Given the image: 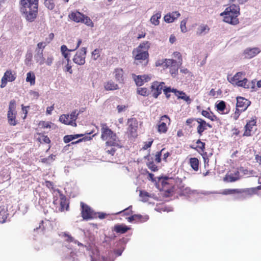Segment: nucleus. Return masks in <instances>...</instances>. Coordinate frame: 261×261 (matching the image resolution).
<instances>
[{"label": "nucleus", "instance_id": "nucleus-35", "mask_svg": "<svg viewBox=\"0 0 261 261\" xmlns=\"http://www.w3.org/2000/svg\"><path fill=\"white\" fill-rule=\"evenodd\" d=\"M63 236L65 238H66L65 241L68 243H74V244H77L78 246H82L83 244L80 243L77 240H74V239L70 234L66 232H64L63 234Z\"/></svg>", "mask_w": 261, "mask_h": 261}, {"label": "nucleus", "instance_id": "nucleus-14", "mask_svg": "<svg viewBox=\"0 0 261 261\" xmlns=\"http://www.w3.org/2000/svg\"><path fill=\"white\" fill-rule=\"evenodd\" d=\"M86 50V47H82L76 53L73 59V61L75 64L79 65H83L85 64Z\"/></svg>", "mask_w": 261, "mask_h": 261}, {"label": "nucleus", "instance_id": "nucleus-17", "mask_svg": "<svg viewBox=\"0 0 261 261\" xmlns=\"http://www.w3.org/2000/svg\"><path fill=\"white\" fill-rule=\"evenodd\" d=\"M256 124V118L255 117L252 118L251 120H248L244 127L245 131L243 136H250L251 135L253 127L255 126Z\"/></svg>", "mask_w": 261, "mask_h": 261}, {"label": "nucleus", "instance_id": "nucleus-46", "mask_svg": "<svg viewBox=\"0 0 261 261\" xmlns=\"http://www.w3.org/2000/svg\"><path fill=\"white\" fill-rule=\"evenodd\" d=\"M40 137L38 138V140L40 143H44L46 144H49L50 143V140L49 138L45 135H44L42 134H39Z\"/></svg>", "mask_w": 261, "mask_h": 261}, {"label": "nucleus", "instance_id": "nucleus-55", "mask_svg": "<svg viewBox=\"0 0 261 261\" xmlns=\"http://www.w3.org/2000/svg\"><path fill=\"white\" fill-rule=\"evenodd\" d=\"M243 111H241V109H239L238 108L236 107V111L234 112V113H233V114L232 115V118L234 120H237L238 119L241 113Z\"/></svg>", "mask_w": 261, "mask_h": 261}, {"label": "nucleus", "instance_id": "nucleus-29", "mask_svg": "<svg viewBox=\"0 0 261 261\" xmlns=\"http://www.w3.org/2000/svg\"><path fill=\"white\" fill-rule=\"evenodd\" d=\"M201 113L203 116L212 121H215L218 120L217 117L212 112H208L207 110H202Z\"/></svg>", "mask_w": 261, "mask_h": 261}, {"label": "nucleus", "instance_id": "nucleus-43", "mask_svg": "<svg viewBox=\"0 0 261 261\" xmlns=\"http://www.w3.org/2000/svg\"><path fill=\"white\" fill-rule=\"evenodd\" d=\"M44 4L45 6L50 10H53L55 7L54 0H44Z\"/></svg>", "mask_w": 261, "mask_h": 261}, {"label": "nucleus", "instance_id": "nucleus-31", "mask_svg": "<svg viewBox=\"0 0 261 261\" xmlns=\"http://www.w3.org/2000/svg\"><path fill=\"white\" fill-rule=\"evenodd\" d=\"M70 119L69 115L68 114H63L60 116L59 121L66 125H70L72 126V121Z\"/></svg>", "mask_w": 261, "mask_h": 261}, {"label": "nucleus", "instance_id": "nucleus-10", "mask_svg": "<svg viewBox=\"0 0 261 261\" xmlns=\"http://www.w3.org/2000/svg\"><path fill=\"white\" fill-rule=\"evenodd\" d=\"M81 215L83 219L88 220L97 218V213H95L89 205L81 202Z\"/></svg>", "mask_w": 261, "mask_h": 261}, {"label": "nucleus", "instance_id": "nucleus-44", "mask_svg": "<svg viewBox=\"0 0 261 261\" xmlns=\"http://www.w3.org/2000/svg\"><path fill=\"white\" fill-rule=\"evenodd\" d=\"M96 135L95 134L93 135L92 136H85L81 139H79L78 140L74 142H72L70 144H69L68 145V146H70L71 145H73L77 144L78 143H80L81 142H82L83 141H89L91 140L93 137H94Z\"/></svg>", "mask_w": 261, "mask_h": 261}, {"label": "nucleus", "instance_id": "nucleus-48", "mask_svg": "<svg viewBox=\"0 0 261 261\" xmlns=\"http://www.w3.org/2000/svg\"><path fill=\"white\" fill-rule=\"evenodd\" d=\"M246 53L250 55V57H252L258 54L260 50L258 48H253L246 50Z\"/></svg>", "mask_w": 261, "mask_h": 261}, {"label": "nucleus", "instance_id": "nucleus-6", "mask_svg": "<svg viewBox=\"0 0 261 261\" xmlns=\"http://www.w3.org/2000/svg\"><path fill=\"white\" fill-rule=\"evenodd\" d=\"M68 18L75 22L83 23L91 28L94 27V23L90 18L79 11L71 12L68 15Z\"/></svg>", "mask_w": 261, "mask_h": 261}, {"label": "nucleus", "instance_id": "nucleus-30", "mask_svg": "<svg viewBox=\"0 0 261 261\" xmlns=\"http://www.w3.org/2000/svg\"><path fill=\"white\" fill-rule=\"evenodd\" d=\"M189 164L191 167L195 171H198L199 170V161L196 158H191L189 159Z\"/></svg>", "mask_w": 261, "mask_h": 261}, {"label": "nucleus", "instance_id": "nucleus-28", "mask_svg": "<svg viewBox=\"0 0 261 261\" xmlns=\"http://www.w3.org/2000/svg\"><path fill=\"white\" fill-rule=\"evenodd\" d=\"M114 74L117 81L119 83H122L123 81V71L122 68L115 69Z\"/></svg>", "mask_w": 261, "mask_h": 261}, {"label": "nucleus", "instance_id": "nucleus-33", "mask_svg": "<svg viewBox=\"0 0 261 261\" xmlns=\"http://www.w3.org/2000/svg\"><path fill=\"white\" fill-rule=\"evenodd\" d=\"M210 31L208 26L206 24H201L197 28L196 34L197 35H201L203 34H206Z\"/></svg>", "mask_w": 261, "mask_h": 261}, {"label": "nucleus", "instance_id": "nucleus-56", "mask_svg": "<svg viewBox=\"0 0 261 261\" xmlns=\"http://www.w3.org/2000/svg\"><path fill=\"white\" fill-rule=\"evenodd\" d=\"M187 22V19L186 18L182 20L180 22V29L182 32L185 33L187 31L186 28V23Z\"/></svg>", "mask_w": 261, "mask_h": 261}, {"label": "nucleus", "instance_id": "nucleus-57", "mask_svg": "<svg viewBox=\"0 0 261 261\" xmlns=\"http://www.w3.org/2000/svg\"><path fill=\"white\" fill-rule=\"evenodd\" d=\"M153 142V140L152 139H150L149 141L145 142L144 143V145L142 147V149L146 150L148 148L150 147L152 145V144Z\"/></svg>", "mask_w": 261, "mask_h": 261}, {"label": "nucleus", "instance_id": "nucleus-27", "mask_svg": "<svg viewBox=\"0 0 261 261\" xmlns=\"http://www.w3.org/2000/svg\"><path fill=\"white\" fill-rule=\"evenodd\" d=\"M104 88L107 91L115 90L119 89V86L115 84L113 81L110 80L104 84Z\"/></svg>", "mask_w": 261, "mask_h": 261}, {"label": "nucleus", "instance_id": "nucleus-58", "mask_svg": "<svg viewBox=\"0 0 261 261\" xmlns=\"http://www.w3.org/2000/svg\"><path fill=\"white\" fill-rule=\"evenodd\" d=\"M173 56L174 57L177 58L178 59V61L177 62L180 65H181L182 64V61L181 54L179 52L175 51L173 53Z\"/></svg>", "mask_w": 261, "mask_h": 261}, {"label": "nucleus", "instance_id": "nucleus-54", "mask_svg": "<svg viewBox=\"0 0 261 261\" xmlns=\"http://www.w3.org/2000/svg\"><path fill=\"white\" fill-rule=\"evenodd\" d=\"M114 146H106L105 148V150L106 152L108 154H111V155H114L116 149L114 148Z\"/></svg>", "mask_w": 261, "mask_h": 261}, {"label": "nucleus", "instance_id": "nucleus-62", "mask_svg": "<svg viewBox=\"0 0 261 261\" xmlns=\"http://www.w3.org/2000/svg\"><path fill=\"white\" fill-rule=\"evenodd\" d=\"M180 99H181L187 102V103L190 104L191 102V99L190 96L187 95V94L185 96H182L180 97Z\"/></svg>", "mask_w": 261, "mask_h": 261}, {"label": "nucleus", "instance_id": "nucleus-64", "mask_svg": "<svg viewBox=\"0 0 261 261\" xmlns=\"http://www.w3.org/2000/svg\"><path fill=\"white\" fill-rule=\"evenodd\" d=\"M64 71L66 72H69L70 73H72V70L71 69V66L69 64V62H67V64L65 67Z\"/></svg>", "mask_w": 261, "mask_h": 261}, {"label": "nucleus", "instance_id": "nucleus-39", "mask_svg": "<svg viewBox=\"0 0 261 261\" xmlns=\"http://www.w3.org/2000/svg\"><path fill=\"white\" fill-rule=\"evenodd\" d=\"M139 196L143 202H146L148 200L149 198L151 197L150 195L147 192L144 190H140L139 192Z\"/></svg>", "mask_w": 261, "mask_h": 261}, {"label": "nucleus", "instance_id": "nucleus-36", "mask_svg": "<svg viewBox=\"0 0 261 261\" xmlns=\"http://www.w3.org/2000/svg\"><path fill=\"white\" fill-rule=\"evenodd\" d=\"M161 17V13L159 12L152 15L150 19L151 23L155 25H158L160 23L159 19Z\"/></svg>", "mask_w": 261, "mask_h": 261}, {"label": "nucleus", "instance_id": "nucleus-20", "mask_svg": "<svg viewBox=\"0 0 261 261\" xmlns=\"http://www.w3.org/2000/svg\"><path fill=\"white\" fill-rule=\"evenodd\" d=\"M82 42V39H79L77 41V43L76 45L75 46V48L72 49H68L67 47V46L65 45H63L61 47V51L62 52V54L63 56L64 57L65 59H66L67 61L68 62L70 61V59L68 57V54L67 53L68 51H74L75 49H76L81 45V43Z\"/></svg>", "mask_w": 261, "mask_h": 261}, {"label": "nucleus", "instance_id": "nucleus-15", "mask_svg": "<svg viewBox=\"0 0 261 261\" xmlns=\"http://www.w3.org/2000/svg\"><path fill=\"white\" fill-rule=\"evenodd\" d=\"M16 77V74L15 73L13 74L11 70H7L2 78L1 84L0 85L1 88H3L5 87L8 82H12L14 81Z\"/></svg>", "mask_w": 261, "mask_h": 261}, {"label": "nucleus", "instance_id": "nucleus-21", "mask_svg": "<svg viewBox=\"0 0 261 261\" xmlns=\"http://www.w3.org/2000/svg\"><path fill=\"white\" fill-rule=\"evenodd\" d=\"M257 190L256 188L238 189V194H243L244 197H249L256 194Z\"/></svg>", "mask_w": 261, "mask_h": 261}, {"label": "nucleus", "instance_id": "nucleus-7", "mask_svg": "<svg viewBox=\"0 0 261 261\" xmlns=\"http://www.w3.org/2000/svg\"><path fill=\"white\" fill-rule=\"evenodd\" d=\"M245 75V72H238L229 80V82L234 86L249 89L250 87V84L246 78H243V76Z\"/></svg>", "mask_w": 261, "mask_h": 261}, {"label": "nucleus", "instance_id": "nucleus-13", "mask_svg": "<svg viewBox=\"0 0 261 261\" xmlns=\"http://www.w3.org/2000/svg\"><path fill=\"white\" fill-rule=\"evenodd\" d=\"M164 82H159L155 81L152 83L151 86V92L152 96L157 98L158 96L161 94L162 90L166 86H165Z\"/></svg>", "mask_w": 261, "mask_h": 261}, {"label": "nucleus", "instance_id": "nucleus-2", "mask_svg": "<svg viewBox=\"0 0 261 261\" xmlns=\"http://www.w3.org/2000/svg\"><path fill=\"white\" fill-rule=\"evenodd\" d=\"M101 139L106 141V146H119L120 140L118 137L106 123L101 124Z\"/></svg>", "mask_w": 261, "mask_h": 261}, {"label": "nucleus", "instance_id": "nucleus-63", "mask_svg": "<svg viewBox=\"0 0 261 261\" xmlns=\"http://www.w3.org/2000/svg\"><path fill=\"white\" fill-rule=\"evenodd\" d=\"M54 38V34L51 33L48 35V37L45 39V41L49 44Z\"/></svg>", "mask_w": 261, "mask_h": 261}, {"label": "nucleus", "instance_id": "nucleus-19", "mask_svg": "<svg viewBox=\"0 0 261 261\" xmlns=\"http://www.w3.org/2000/svg\"><path fill=\"white\" fill-rule=\"evenodd\" d=\"M180 16V14L178 11H173L166 14L164 17V20L167 23H172Z\"/></svg>", "mask_w": 261, "mask_h": 261}, {"label": "nucleus", "instance_id": "nucleus-51", "mask_svg": "<svg viewBox=\"0 0 261 261\" xmlns=\"http://www.w3.org/2000/svg\"><path fill=\"white\" fill-rule=\"evenodd\" d=\"M138 93L142 96H147L148 95L149 91L146 88H139L137 90Z\"/></svg>", "mask_w": 261, "mask_h": 261}, {"label": "nucleus", "instance_id": "nucleus-9", "mask_svg": "<svg viewBox=\"0 0 261 261\" xmlns=\"http://www.w3.org/2000/svg\"><path fill=\"white\" fill-rule=\"evenodd\" d=\"M161 65H163L164 68H169V72L173 76L177 74L179 67L180 66L177 61L170 59H164Z\"/></svg>", "mask_w": 261, "mask_h": 261}, {"label": "nucleus", "instance_id": "nucleus-37", "mask_svg": "<svg viewBox=\"0 0 261 261\" xmlns=\"http://www.w3.org/2000/svg\"><path fill=\"white\" fill-rule=\"evenodd\" d=\"M35 74L30 71L27 74L26 81L29 82L31 85H34L35 84Z\"/></svg>", "mask_w": 261, "mask_h": 261}, {"label": "nucleus", "instance_id": "nucleus-3", "mask_svg": "<svg viewBox=\"0 0 261 261\" xmlns=\"http://www.w3.org/2000/svg\"><path fill=\"white\" fill-rule=\"evenodd\" d=\"M239 14L240 7L234 4L226 8L224 12L221 13V16H224V21L232 25H236L239 23L238 16Z\"/></svg>", "mask_w": 261, "mask_h": 261}, {"label": "nucleus", "instance_id": "nucleus-47", "mask_svg": "<svg viewBox=\"0 0 261 261\" xmlns=\"http://www.w3.org/2000/svg\"><path fill=\"white\" fill-rule=\"evenodd\" d=\"M165 148H163L161 151L156 152L154 160L156 163H159L161 162V156L162 155L163 152H165Z\"/></svg>", "mask_w": 261, "mask_h": 261}, {"label": "nucleus", "instance_id": "nucleus-25", "mask_svg": "<svg viewBox=\"0 0 261 261\" xmlns=\"http://www.w3.org/2000/svg\"><path fill=\"white\" fill-rule=\"evenodd\" d=\"M36 53L34 56L35 60L36 63L40 65H42L45 63V58L43 57V50H36Z\"/></svg>", "mask_w": 261, "mask_h": 261}, {"label": "nucleus", "instance_id": "nucleus-4", "mask_svg": "<svg viewBox=\"0 0 261 261\" xmlns=\"http://www.w3.org/2000/svg\"><path fill=\"white\" fill-rule=\"evenodd\" d=\"M150 43L148 41H143L132 52L135 60L144 61L149 57L148 49L150 48Z\"/></svg>", "mask_w": 261, "mask_h": 261}, {"label": "nucleus", "instance_id": "nucleus-11", "mask_svg": "<svg viewBox=\"0 0 261 261\" xmlns=\"http://www.w3.org/2000/svg\"><path fill=\"white\" fill-rule=\"evenodd\" d=\"M170 123L171 120L168 115H164L161 116L157 125L158 132L160 134L166 133Z\"/></svg>", "mask_w": 261, "mask_h": 261}, {"label": "nucleus", "instance_id": "nucleus-5", "mask_svg": "<svg viewBox=\"0 0 261 261\" xmlns=\"http://www.w3.org/2000/svg\"><path fill=\"white\" fill-rule=\"evenodd\" d=\"M53 204L60 212L67 211L69 208V202L66 196L59 191L58 193L54 197Z\"/></svg>", "mask_w": 261, "mask_h": 261}, {"label": "nucleus", "instance_id": "nucleus-50", "mask_svg": "<svg viewBox=\"0 0 261 261\" xmlns=\"http://www.w3.org/2000/svg\"><path fill=\"white\" fill-rule=\"evenodd\" d=\"M216 108L218 111L223 112L226 108L225 102L224 101H221L216 105Z\"/></svg>", "mask_w": 261, "mask_h": 261}, {"label": "nucleus", "instance_id": "nucleus-41", "mask_svg": "<svg viewBox=\"0 0 261 261\" xmlns=\"http://www.w3.org/2000/svg\"><path fill=\"white\" fill-rule=\"evenodd\" d=\"M79 114L76 112V111H73L71 112V113L69 115L70 119H71V121H72V124L73 126H76V120L77 119V116Z\"/></svg>", "mask_w": 261, "mask_h": 261}, {"label": "nucleus", "instance_id": "nucleus-23", "mask_svg": "<svg viewBox=\"0 0 261 261\" xmlns=\"http://www.w3.org/2000/svg\"><path fill=\"white\" fill-rule=\"evenodd\" d=\"M150 80V77L148 75H138L135 78L136 84L138 86L143 85Z\"/></svg>", "mask_w": 261, "mask_h": 261}, {"label": "nucleus", "instance_id": "nucleus-40", "mask_svg": "<svg viewBox=\"0 0 261 261\" xmlns=\"http://www.w3.org/2000/svg\"><path fill=\"white\" fill-rule=\"evenodd\" d=\"M135 217L136 222L143 223L149 219V217L147 215L142 216L140 214H136Z\"/></svg>", "mask_w": 261, "mask_h": 261}, {"label": "nucleus", "instance_id": "nucleus-26", "mask_svg": "<svg viewBox=\"0 0 261 261\" xmlns=\"http://www.w3.org/2000/svg\"><path fill=\"white\" fill-rule=\"evenodd\" d=\"M196 144L197 146L196 147L191 146V148L197 150L201 154L204 153L205 149V143L204 142H201L200 139H198L196 141Z\"/></svg>", "mask_w": 261, "mask_h": 261}, {"label": "nucleus", "instance_id": "nucleus-52", "mask_svg": "<svg viewBox=\"0 0 261 261\" xmlns=\"http://www.w3.org/2000/svg\"><path fill=\"white\" fill-rule=\"evenodd\" d=\"M163 92L166 95V97L167 98H169L170 96V93L173 92V88H171V87H166L163 89Z\"/></svg>", "mask_w": 261, "mask_h": 261}, {"label": "nucleus", "instance_id": "nucleus-53", "mask_svg": "<svg viewBox=\"0 0 261 261\" xmlns=\"http://www.w3.org/2000/svg\"><path fill=\"white\" fill-rule=\"evenodd\" d=\"M100 56V50L98 49H95L92 52V58L93 60H97Z\"/></svg>", "mask_w": 261, "mask_h": 261}, {"label": "nucleus", "instance_id": "nucleus-38", "mask_svg": "<svg viewBox=\"0 0 261 261\" xmlns=\"http://www.w3.org/2000/svg\"><path fill=\"white\" fill-rule=\"evenodd\" d=\"M148 168L152 171L155 172L158 170L157 166L154 163L152 158L149 159L148 158V162L146 164Z\"/></svg>", "mask_w": 261, "mask_h": 261}, {"label": "nucleus", "instance_id": "nucleus-1", "mask_svg": "<svg viewBox=\"0 0 261 261\" xmlns=\"http://www.w3.org/2000/svg\"><path fill=\"white\" fill-rule=\"evenodd\" d=\"M20 12L29 22H34L38 14L39 0H20Z\"/></svg>", "mask_w": 261, "mask_h": 261}, {"label": "nucleus", "instance_id": "nucleus-42", "mask_svg": "<svg viewBox=\"0 0 261 261\" xmlns=\"http://www.w3.org/2000/svg\"><path fill=\"white\" fill-rule=\"evenodd\" d=\"M38 125L42 128H50L52 125H54V123L51 122H46L45 121H40Z\"/></svg>", "mask_w": 261, "mask_h": 261}, {"label": "nucleus", "instance_id": "nucleus-60", "mask_svg": "<svg viewBox=\"0 0 261 261\" xmlns=\"http://www.w3.org/2000/svg\"><path fill=\"white\" fill-rule=\"evenodd\" d=\"M54 57L52 56L48 57L45 61V63L47 66H51L54 61Z\"/></svg>", "mask_w": 261, "mask_h": 261}, {"label": "nucleus", "instance_id": "nucleus-32", "mask_svg": "<svg viewBox=\"0 0 261 261\" xmlns=\"http://www.w3.org/2000/svg\"><path fill=\"white\" fill-rule=\"evenodd\" d=\"M9 214L8 210L3 208L0 211V224L4 223L6 222Z\"/></svg>", "mask_w": 261, "mask_h": 261}, {"label": "nucleus", "instance_id": "nucleus-59", "mask_svg": "<svg viewBox=\"0 0 261 261\" xmlns=\"http://www.w3.org/2000/svg\"><path fill=\"white\" fill-rule=\"evenodd\" d=\"M47 44L48 43L46 41L39 42L37 45V48L36 49L43 51V49Z\"/></svg>", "mask_w": 261, "mask_h": 261}, {"label": "nucleus", "instance_id": "nucleus-18", "mask_svg": "<svg viewBox=\"0 0 261 261\" xmlns=\"http://www.w3.org/2000/svg\"><path fill=\"white\" fill-rule=\"evenodd\" d=\"M236 107L241 109V111H245L250 105V101L243 97H238Z\"/></svg>", "mask_w": 261, "mask_h": 261}, {"label": "nucleus", "instance_id": "nucleus-61", "mask_svg": "<svg viewBox=\"0 0 261 261\" xmlns=\"http://www.w3.org/2000/svg\"><path fill=\"white\" fill-rule=\"evenodd\" d=\"M162 155H163V160L164 162H167V158L171 155V153L165 150V152H163Z\"/></svg>", "mask_w": 261, "mask_h": 261}, {"label": "nucleus", "instance_id": "nucleus-8", "mask_svg": "<svg viewBox=\"0 0 261 261\" xmlns=\"http://www.w3.org/2000/svg\"><path fill=\"white\" fill-rule=\"evenodd\" d=\"M16 102L13 99L10 101L9 110L7 114V118L9 124L11 126H15L18 123L16 119Z\"/></svg>", "mask_w": 261, "mask_h": 261}, {"label": "nucleus", "instance_id": "nucleus-49", "mask_svg": "<svg viewBox=\"0 0 261 261\" xmlns=\"http://www.w3.org/2000/svg\"><path fill=\"white\" fill-rule=\"evenodd\" d=\"M238 194V189H225L223 191L222 194L224 195H230L233 194Z\"/></svg>", "mask_w": 261, "mask_h": 261}, {"label": "nucleus", "instance_id": "nucleus-12", "mask_svg": "<svg viewBox=\"0 0 261 261\" xmlns=\"http://www.w3.org/2000/svg\"><path fill=\"white\" fill-rule=\"evenodd\" d=\"M128 135L130 137H136L137 136L138 121L135 118L128 119L127 120Z\"/></svg>", "mask_w": 261, "mask_h": 261}, {"label": "nucleus", "instance_id": "nucleus-24", "mask_svg": "<svg viewBox=\"0 0 261 261\" xmlns=\"http://www.w3.org/2000/svg\"><path fill=\"white\" fill-rule=\"evenodd\" d=\"M130 229V227L124 224H117L114 226L113 230L117 233L123 234Z\"/></svg>", "mask_w": 261, "mask_h": 261}, {"label": "nucleus", "instance_id": "nucleus-22", "mask_svg": "<svg viewBox=\"0 0 261 261\" xmlns=\"http://www.w3.org/2000/svg\"><path fill=\"white\" fill-rule=\"evenodd\" d=\"M240 179V172L236 171L233 173H227L224 177V181L228 182H232L238 180Z\"/></svg>", "mask_w": 261, "mask_h": 261}, {"label": "nucleus", "instance_id": "nucleus-45", "mask_svg": "<svg viewBox=\"0 0 261 261\" xmlns=\"http://www.w3.org/2000/svg\"><path fill=\"white\" fill-rule=\"evenodd\" d=\"M122 214L123 216H130L133 214L132 211V206L130 205L122 211L117 213V214Z\"/></svg>", "mask_w": 261, "mask_h": 261}, {"label": "nucleus", "instance_id": "nucleus-16", "mask_svg": "<svg viewBox=\"0 0 261 261\" xmlns=\"http://www.w3.org/2000/svg\"><path fill=\"white\" fill-rule=\"evenodd\" d=\"M195 121H197L198 125L197 127V132L199 136L203 135V133L207 129V127L211 128L213 127L212 125L210 124L202 118H196Z\"/></svg>", "mask_w": 261, "mask_h": 261}, {"label": "nucleus", "instance_id": "nucleus-34", "mask_svg": "<svg viewBox=\"0 0 261 261\" xmlns=\"http://www.w3.org/2000/svg\"><path fill=\"white\" fill-rule=\"evenodd\" d=\"M84 136L83 134H76V135H66L63 138V141L64 143H68L70 141L77 139L79 137Z\"/></svg>", "mask_w": 261, "mask_h": 261}]
</instances>
